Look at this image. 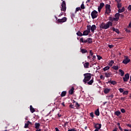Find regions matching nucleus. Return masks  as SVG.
<instances>
[{
  "mask_svg": "<svg viewBox=\"0 0 131 131\" xmlns=\"http://www.w3.org/2000/svg\"><path fill=\"white\" fill-rule=\"evenodd\" d=\"M113 25V23L111 21H108L106 23L104 22L102 23L100 26L99 28L100 30H102V29H108L110 27V26H112Z\"/></svg>",
  "mask_w": 131,
  "mask_h": 131,
  "instance_id": "nucleus-1",
  "label": "nucleus"
},
{
  "mask_svg": "<svg viewBox=\"0 0 131 131\" xmlns=\"http://www.w3.org/2000/svg\"><path fill=\"white\" fill-rule=\"evenodd\" d=\"M92 74L91 73H85L83 74V76L84 77V79L83 80V82H87V81H89L92 78Z\"/></svg>",
  "mask_w": 131,
  "mask_h": 131,
  "instance_id": "nucleus-2",
  "label": "nucleus"
},
{
  "mask_svg": "<svg viewBox=\"0 0 131 131\" xmlns=\"http://www.w3.org/2000/svg\"><path fill=\"white\" fill-rule=\"evenodd\" d=\"M80 42H83V43H92L93 42V39L92 38H88L86 40H83V38L82 37L80 39Z\"/></svg>",
  "mask_w": 131,
  "mask_h": 131,
  "instance_id": "nucleus-3",
  "label": "nucleus"
},
{
  "mask_svg": "<svg viewBox=\"0 0 131 131\" xmlns=\"http://www.w3.org/2000/svg\"><path fill=\"white\" fill-rule=\"evenodd\" d=\"M61 6V11L62 12H66V9H67V7H66V2H65V1H62Z\"/></svg>",
  "mask_w": 131,
  "mask_h": 131,
  "instance_id": "nucleus-4",
  "label": "nucleus"
},
{
  "mask_svg": "<svg viewBox=\"0 0 131 131\" xmlns=\"http://www.w3.org/2000/svg\"><path fill=\"white\" fill-rule=\"evenodd\" d=\"M111 6L110 5L108 4H106L105 5V13L106 14H110V13H111Z\"/></svg>",
  "mask_w": 131,
  "mask_h": 131,
  "instance_id": "nucleus-5",
  "label": "nucleus"
},
{
  "mask_svg": "<svg viewBox=\"0 0 131 131\" xmlns=\"http://www.w3.org/2000/svg\"><path fill=\"white\" fill-rule=\"evenodd\" d=\"M91 16H92V19H96V18H97V17H98V11H97L96 10H93L91 12Z\"/></svg>",
  "mask_w": 131,
  "mask_h": 131,
  "instance_id": "nucleus-6",
  "label": "nucleus"
},
{
  "mask_svg": "<svg viewBox=\"0 0 131 131\" xmlns=\"http://www.w3.org/2000/svg\"><path fill=\"white\" fill-rule=\"evenodd\" d=\"M125 59H124L122 63L123 64H127V63H129L130 62V59H128V56H125Z\"/></svg>",
  "mask_w": 131,
  "mask_h": 131,
  "instance_id": "nucleus-7",
  "label": "nucleus"
},
{
  "mask_svg": "<svg viewBox=\"0 0 131 131\" xmlns=\"http://www.w3.org/2000/svg\"><path fill=\"white\" fill-rule=\"evenodd\" d=\"M94 126L96 129H100L102 127V124L94 123Z\"/></svg>",
  "mask_w": 131,
  "mask_h": 131,
  "instance_id": "nucleus-8",
  "label": "nucleus"
},
{
  "mask_svg": "<svg viewBox=\"0 0 131 131\" xmlns=\"http://www.w3.org/2000/svg\"><path fill=\"white\" fill-rule=\"evenodd\" d=\"M57 21L58 23H64V22H66V21H67V17H63L61 19H58Z\"/></svg>",
  "mask_w": 131,
  "mask_h": 131,
  "instance_id": "nucleus-9",
  "label": "nucleus"
},
{
  "mask_svg": "<svg viewBox=\"0 0 131 131\" xmlns=\"http://www.w3.org/2000/svg\"><path fill=\"white\" fill-rule=\"evenodd\" d=\"M115 17H114V20L115 21H118L119 20V17H120V14L117 13L115 14Z\"/></svg>",
  "mask_w": 131,
  "mask_h": 131,
  "instance_id": "nucleus-10",
  "label": "nucleus"
},
{
  "mask_svg": "<svg viewBox=\"0 0 131 131\" xmlns=\"http://www.w3.org/2000/svg\"><path fill=\"white\" fill-rule=\"evenodd\" d=\"M124 81H127L129 79V74L127 73L125 75V76L123 78Z\"/></svg>",
  "mask_w": 131,
  "mask_h": 131,
  "instance_id": "nucleus-11",
  "label": "nucleus"
},
{
  "mask_svg": "<svg viewBox=\"0 0 131 131\" xmlns=\"http://www.w3.org/2000/svg\"><path fill=\"white\" fill-rule=\"evenodd\" d=\"M39 126H40V124H39V123H35V128H36V131H41V129H39Z\"/></svg>",
  "mask_w": 131,
  "mask_h": 131,
  "instance_id": "nucleus-12",
  "label": "nucleus"
},
{
  "mask_svg": "<svg viewBox=\"0 0 131 131\" xmlns=\"http://www.w3.org/2000/svg\"><path fill=\"white\" fill-rule=\"evenodd\" d=\"M97 29V26H96L95 25H93L91 27V30L93 33L95 32V30Z\"/></svg>",
  "mask_w": 131,
  "mask_h": 131,
  "instance_id": "nucleus-13",
  "label": "nucleus"
},
{
  "mask_svg": "<svg viewBox=\"0 0 131 131\" xmlns=\"http://www.w3.org/2000/svg\"><path fill=\"white\" fill-rule=\"evenodd\" d=\"M74 93V87L72 86V88L69 90V95H73Z\"/></svg>",
  "mask_w": 131,
  "mask_h": 131,
  "instance_id": "nucleus-14",
  "label": "nucleus"
},
{
  "mask_svg": "<svg viewBox=\"0 0 131 131\" xmlns=\"http://www.w3.org/2000/svg\"><path fill=\"white\" fill-rule=\"evenodd\" d=\"M112 75V73L111 72H107L105 73V77H110Z\"/></svg>",
  "mask_w": 131,
  "mask_h": 131,
  "instance_id": "nucleus-15",
  "label": "nucleus"
},
{
  "mask_svg": "<svg viewBox=\"0 0 131 131\" xmlns=\"http://www.w3.org/2000/svg\"><path fill=\"white\" fill-rule=\"evenodd\" d=\"M73 103H75V107L77 108V109H78L79 107H80V104L78 103L77 102L75 101V100H73Z\"/></svg>",
  "mask_w": 131,
  "mask_h": 131,
  "instance_id": "nucleus-16",
  "label": "nucleus"
},
{
  "mask_svg": "<svg viewBox=\"0 0 131 131\" xmlns=\"http://www.w3.org/2000/svg\"><path fill=\"white\" fill-rule=\"evenodd\" d=\"M125 11V8L124 7H122V9L119 8L118 13H123Z\"/></svg>",
  "mask_w": 131,
  "mask_h": 131,
  "instance_id": "nucleus-17",
  "label": "nucleus"
},
{
  "mask_svg": "<svg viewBox=\"0 0 131 131\" xmlns=\"http://www.w3.org/2000/svg\"><path fill=\"white\" fill-rule=\"evenodd\" d=\"M30 110L31 113H33L34 112H35V110L34 109V108H33L32 105L30 106Z\"/></svg>",
  "mask_w": 131,
  "mask_h": 131,
  "instance_id": "nucleus-18",
  "label": "nucleus"
},
{
  "mask_svg": "<svg viewBox=\"0 0 131 131\" xmlns=\"http://www.w3.org/2000/svg\"><path fill=\"white\" fill-rule=\"evenodd\" d=\"M31 123V122H30V121H28L27 123H25L24 128H27V127H28L29 124H30Z\"/></svg>",
  "mask_w": 131,
  "mask_h": 131,
  "instance_id": "nucleus-19",
  "label": "nucleus"
},
{
  "mask_svg": "<svg viewBox=\"0 0 131 131\" xmlns=\"http://www.w3.org/2000/svg\"><path fill=\"white\" fill-rule=\"evenodd\" d=\"M95 114L96 116H99L100 115V111H99V108H97V110L95 111Z\"/></svg>",
  "mask_w": 131,
  "mask_h": 131,
  "instance_id": "nucleus-20",
  "label": "nucleus"
},
{
  "mask_svg": "<svg viewBox=\"0 0 131 131\" xmlns=\"http://www.w3.org/2000/svg\"><path fill=\"white\" fill-rule=\"evenodd\" d=\"M120 114H121V113L119 111H117L115 112V115H116L117 116H119Z\"/></svg>",
  "mask_w": 131,
  "mask_h": 131,
  "instance_id": "nucleus-21",
  "label": "nucleus"
},
{
  "mask_svg": "<svg viewBox=\"0 0 131 131\" xmlns=\"http://www.w3.org/2000/svg\"><path fill=\"white\" fill-rule=\"evenodd\" d=\"M119 72H120L121 76H123V75H124V72L122 71V70H119Z\"/></svg>",
  "mask_w": 131,
  "mask_h": 131,
  "instance_id": "nucleus-22",
  "label": "nucleus"
},
{
  "mask_svg": "<svg viewBox=\"0 0 131 131\" xmlns=\"http://www.w3.org/2000/svg\"><path fill=\"white\" fill-rule=\"evenodd\" d=\"M80 52L82 53V54H85V53H88V50L82 49H81Z\"/></svg>",
  "mask_w": 131,
  "mask_h": 131,
  "instance_id": "nucleus-23",
  "label": "nucleus"
},
{
  "mask_svg": "<svg viewBox=\"0 0 131 131\" xmlns=\"http://www.w3.org/2000/svg\"><path fill=\"white\" fill-rule=\"evenodd\" d=\"M66 94H67V92L66 91H63L62 92H61V97H65V96H66Z\"/></svg>",
  "mask_w": 131,
  "mask_h": 131,
  "instance_id": "nucleus-24",
  "label": "nucleus"
},
{
  "mask_svg": "<svg viewBox=\"0 0 131 131\" xmlns=\"http://www.w3.org/2000/svg\"><path fill=\"white\" fill-rule=\"evenodd\" d=\"M89 33H91L89 31L85 30L83 33V35H89Z\"/></svg>",
  "mask_w": 131,
  "mask_h": 131,
  "instance_id": "nucleus-25",
  "label": "nucleus"
},
{
  "mask_svg": "<svg viewBox=\"0 0 131 131\" xmlns=\"http://www.w3.org/2000/svg\"><path fill=\"white\" fill-rule=\"evenodd\" d=\"M90 66V63L89 62H85L84 64V68H89V66Z\"/></svg>",
  "mask_w": 131,
  "mask_h": 131,
  "instance_id": "nucleus-26",
  "label": "nucleus"
},
{
  "mask_svg": "<svg viewBox=\"0 0 131 131\" xmlns=\"http://www.w3.org/2000/svg\"><path fill=\"white\" fill-rule=\"evenodd\" d=\"M76 34L78 36H82L83 35V34L81 33L80 31H78Z\"/></svg>",
  "mask_w": 131,
  "mask_h": 131,
  "instance_id": "nucleus-27",
  "label": "nucleus"
},
{
  "mask_svg": "<svg viewBox=\"0 0 131 131\" xmlns=\"http://www.w3.org/2000/svg\"><path fill=\"white\" fill-rule=\"evenodd\" d=\"M109 69H110V67L106 66L103 69V71H107V70H109Z\"/></svg>",
  "mask_w": 131,
  "mask_h": 131,
  "instance_id": "nucleus-28",
  "label": "nucleus"
},
{
  "mask_svg": "<svg viewBox=\"0 0 131 131\" xmlns=\"http://www.w3.org/2000/svg\"><path fill=\"white\" fill-rule=\"evenodd\" d=\"M86 28H87V30H86L91 33V25L87 26Z\"/></svg>",
  "mask_w": 131,
  "mask_h": 131,
  "instance_id": "nucleus-29",
  "label": "nucleus"
},
{
  "mask_svg": "<svg viewBox=\"0 0 131 131\" xmlns=\"http://www.w3.org/2000/svg\"><path fill=\"white\" fill-rule=\"evenodd\" d=\"M109 92H110V89H108L107 88H106L104 90V94H108V93H109Z\"/></svg>",
  "mask_w": 131,
  "mask_h": 131,
  "instance_id": "nucleus-30",
  "label": "nucleus"
},
{
  "mask_svg": "<svg viewBox=\"0 0 131 131\" xmlns=\"http://www.w3.org/2000/svg\"><path fill=\"white\" fill-rule=\"evenodd\" d=\"M104 6H105V4L103 3H101L100 4V6L98 7L99 8H100V9H103L104 7Z\"/></svg>",
  "mask_w": 131,
  "mask_h": 131,
  "instance_id": "nucleus-31",
  "label": "nucleus"
},
{
  "mask_svg": "<svg viewBox=\"0 0 131 131\" xmlns=\"http://www.w3.org/2000/svg\"><path fill=\"white\" fill-rule=\"evenodd\" d=\"M114 31H115V32H116V33H117L118 34H119L120 32L119 31V30H118V29H114Z\"/></svg>",
  "mask_w": 131,
  "mask_h": 131,
  "instance_id": "nucleus-32",
  "label": "nucleus"
},
{
  "mask_svg": "<svg viewBox=\"0 0 131 131\" xmlns=\"http://www.w3.org/2000/svg\"><path fill=\"white\" fill-rule=\"evenodd\" d=\"M113 69H114V70H118V66H114L113 67Z\"/></svg>",
  "mask_w": 131,
  "mask_h": 131,
  "instance_id": "nucleus-33",
  "label": "nucleus"
},
{
  "mask_svg": "<svg viewBox=\"0 0 131 131\" xmlns=\"http://www.w3.org/2000/svg\"><path fill=\"white\" fill-rule=\"evenodd\" d=\"M108 19H109L110 21H111V22H113V21H115V20H114V18H113V17H111V16H110V17H108Z\"/></svg>",
  "mask_w": 131,
  "mask_h": 131,
  "instance_id": "nucleus-34",
  "label": "nucleus"
},
{
  "mask_svg": "<svg viewBox=\"0 0 131 131\" xmlns=\"http://www.w3.org/2000/svg\"><path fill=\"white\" fill-rule=\"evenodd\" d=\"M123 95H128V91H125L123 92Z\"/></svg>",
  "mask_w": 131,
  "mask_h": 131,
  "instance_id": "nucleus-35",
  "label": "nucleus"
},
{
  "mask_svg": "<svg viewBox=\"0 0 131 131\" xmlns=\"http://www.w3.org/2000/svg\"><path fill=\"white\" fill-rule=\"evenodd\" d=\"M114 63V61L111 60L110 63H108L109 66H112L113 65V63Z\"/></svg>",
  "mask_w": 131,
  "mask_h": 131,
  "instance_id": "nucleus-36",
  "label": "nucleus"
},
{
  "mask_svg": "<svg viewBox=\"0 0 131 131\" xmlns=\"http://www.w3.org/2000/svg\"><path fill=\"white\" fill-rule=\"evenodd\" d=\"M80 8H81V9H82V10L85 9V7H84V4H83V3H82V4L81 5Z\"/></svg>",
  "mask_w": 131,
  "mask_h": 131,
  "instance_id": "nucleus-37",
  "label": "nucleus"
},
{
  "mask_svg": "<svg viewBox=\"0 0 131 131\" xmlns=\"http://www.w3.org/2000/svg\"><path fill=\"white\" fill-rule=\"evenodd\" d=\"M122 7V5H121V3H119L117 4V8L118 9H120V8H121Z\"/></svg>",
  "mask_w": 131,
  "mask_h": 131,
  "instance_id": "nucleus-38",
  "label": "nucleus"
},
{
  "mask_svg": "<svg viewBox=\"0 0 131 131\" xmlns=\"http://www.w3.org/2000/svg\"><path fill=\"white\" fill-rule=\"evenodd\" d=\"M108 97L109 99H112L114 97V95H113V94H111V95H109Z\"/></svg>",
  "mask_w": 131,
  "mask_h": 131,
  "instance_id": "nucleus-39",
  "label": "nucleus"
},
{
  "mask_svg": "<svg viewBox=\"0 0 131 131\" xmlns=\"http://www.w3.org/2000/svg\"><path fill=\"white\" fill-rule=\"evenodd\" d=\"M92 57V61H95V59H96V55H93Z\"/></svg>",
  "mask_w": 131,
  "mask_h": 131,
  "instance_id": "nucleus-40",
  "label": "nucleus"
},
{
  "mask_svg": "<svg viewBox=\"0 0 131 131\" xmlns=\"http://www.w3.org/2000/svg\"><path fill=\"white\" fill-rule=\"evenodd\" d=\"M70 108H72V109H74V104H70L69 105Z\"/></svg>",
  "mask_w": 131,
  "mask_h": 131,
  "instance_id": "nucleus-41",
  "label": "nucleus"
},
{
  "mask_svg": "<svg viewBox=\"0 0 131 131\" xmlns=\"http://www.w3.org/2000/svg\"><path fill=\"white\" fill-rule=\"evenodd\" d=\"M119 91L120 93H123V92H124L123 89H122V88H120L119 89Z\"/></svg>",
  "mask_w": 131,
  "mask_h": 131,
  "instance_id": "nucleus-42",
  "label": "nucleus"
},
{
  "mask_svg": "<svg viewBox=\"0 0 131 131\" xmlns=\"http://www.w3.org/2000/svg\"><path fill=\"white\" fill-rule=\"evenodd\" d=\"M121 112H122V113H125V110H124V108H121Z\"/></svg>",
  "mask_w": 131,
  "mask_h": 131,
  "instance_id": "nucleus-43",
  "label": "nucleus"
},
{
  "mask_svg": "<svg viewBox=\"0 0 131 131\" xmlns=\"http://www.w3.org/2000/svg\"><path fill=\"white\" fill-rule=\"evenodd\" d=\"M68 131H77L75 128L69 129Z\"/></svg>",
  "mask_w": 131,
  "mask_h": 131,
  "instance_id": "nucleus-44",
  "label": "nucleus"
},
{
  "mask_svg": "<svg viewBox=\"0 0 131 131\" xmlns=\"http://www.w3.org/2000/svg\"><path fill=\"white\" fill-rule=\"evenodd\" d=\"M80 10V7L76 8V11H75L76 13V12H78V11H79Z\"/></svg>",
  "mask_w": 131,
  "mask_h": 131,
  "instance_id": "nucleus-45",
  "label": "nucleus"
},
{
  "mask_svg": "<svg viewBox=\"0 0 131 131\" xmlns=\"http://www.w3.org/2000/svg\"><path fill=\"white\" fill-rule=\"evenodd\" d=\"M90 54L91 56L94 55V52L92 50H90Z\"/></svg>",
  "mask_w": 131,
  "mask_h": 131,
  "instance_id": "nucleus-46",
  "label": "nucleus"
},
{
  "mask_svg": "<svg viewBox=\"0 0 131 131\" xmlns=\"http://www.w3.org/2000/svg\"><path fill=\"white\" fill-rule=\"evenodd\" d=\"M90 116H91V117H92V118H94V113H90Z\"/></svg>",
  "mask_w": 131,
  "mask_h": 131,
  "instance_id": "nucleus-47",
  "label": "nucleus"
},
{
  "mask_svg": "<svg viewBox=\"0 0 131 131\" xmlns=\"http://www.w3.org/2000/svg\"><path fill=\"white\" fill-rule=\"evenodd\" d=\"M97 58H98V60H100V59H102V57H101V56H100V55H97Z\"/></svg>",
  "mask_w": 131,
  "mask_h": 131,
  "instance_id": "nucleus-48",
  "label": "nucleus"
},
{
  "mask_svg": "<svg viewBox=\"0 0 131 131\" xmlns=\"http://www.w3.org/2000/svg\"><path fill=\"white\" fill-rule=\"evenodd\" d=\"M108 48H110V49H112V48H113L114 46L113 45H110L108 46Z\"/></svg>",
  "mask_w": 131,
  "mask_h": 131,
  "instance_id": "nucleus-49",
  "label": "nucleus"
},
{
  "mask_svg": "<svg viewBox=\"0 0 131 131\" xmlns=\"http://www.w3.org/2000/svg\"><path fill=\"white\" fill-rule=\"evenodd\" d=\"M115 1L117 3V4H120V2H121V0H115Z\"/></svg>",
  "mask_w": 131,
  "mask_h": 131,
  "instance_id": "nucleus-50",
  "label": "nucleus"
},
{
  "mask_svg": "<svg viewBox=\"0 0 131 131\" xmlns=\"http://www.w3.org/2000/svg\"><path fill=\"white\" fill-rule=\"evenodd\" d=\"M128 11H131V5H129L128 7Z\"/></svg>",
  "mask_w": 131,
  "mask_h": 131,
  "instance_id": "nucleus-51",
  "label": "nucleus"
},
{
  "mask_svg": "<svg viewBox=\"0 0 131 131\" xmlns=\"http://www.w3.org/2000/svg\"><path fill=\"white\" fill-rule=\"evenodd\" d=\"M126 98L125 97H121V100L122 101H124L125 100Z\"/></svg>",
  "mask_w": 131,
  "mask_h": 131,
  "instance_id": "nucleus-52",
  "label": "nucleus"
},
{
  "mask_svg": "<svg viewBox=\"0 0 131 131\" xmlns=\"http://www.w3.org/2000/svg\"><path fill=\"white\" fill-rule=\"evenodd\" d=\"M126 126H128V127H130V128H131V124H127Z\"/></svg>",
  "mask_w": 131,
  "mask_h": 131,
  "instance_id": "nucleus-53",
  "label": "nucleus"
},
{
  "mask_svg": "<svg viewBox=\"0 0 131 131\" xmlns=\"http://www.w3.org/2000/svg\"><path fill=\"white\" fill-rule=\"evenodd\" d=\"M125 31H126V32H127L128 33L130 32V30H129V29H126Z\"/></svg>",
  "mask_w": 131,
  "mask_h": 131,
  "instance_id": "nucleus-54",
  "label": "nucleus"
},
{
  "mask_svg": "<svg viewBox=\"0 0 131 131\" xmlns=\"http://www.w3.org/2000/svg\"><path fill=\"white\" fill-rule=\"evenodd\" d=\"M98 12L100 13L101 12V10H102V8H100V7L98 8Z\"/></svg>",
  "mask_w": 131,
  "mask_h": 131,
  "instance_id": "nucleus-55",
  "label": "nucleus"
},
{
  "mask_svg": "<svg viewBox=\"0 0 131 131\" xmlns=\"http://www.w3.org/2000/svg\"><path fill=\"white\" fill-rule=\"evenodd\" d=\"M63 13L62 12H61L60 13V14L59 15V17H61V16H63Z\"/></svg>",
  "mask_w": 131,
  "mask_h": 131,
  "instance_id": "nucleus-56",
  "label": "nucleus"
},
{
  "mask_svg": "<svg viewBox=\"0 0 131 131\" xmlns=\"http://www.w3.org/2000/svg\"><path fill=\"white\" fill-rule=\"evenodd\" d=\"M86 83H88V84L89 85H92V84H93V82H87Z\"/></svg>",
  "mask_w": 131,
  "mask_h": 131,
  "instance_id": "nucleus-57",
  "label": "nucleus"
},
{
  "mask_svg": "<svg viewBox=\"0 0 131 131\" xmlns=\"http://www.w3.org/2000/svg\"><path fill=\"white\" fill-rule=\"evenodd\" d=\"M119 128L120 130H121V131L123 130V129H122V128H121V126H119Z\"/></svg>",
  "mask_w": 131,
  "mask_h": 131,
  "instance_id": "nucleus-58",
  "label": "nucleus"
},
{
  "mask_svg": "<svg viewBox=\"0 0 131 131\" xmlns=\"http://www.w3.org/2000/svg\"><path fill=\"white\" fill-rule=\"evenodd\" d=\"M71 17H72L73 18H74V17H75V15H74V14H72L71 15Z\"/></svg>",
  "mask_w": 131,
  "mask_h": 131,
  "instance_id": "nucleus-59",
  "label": "nucleus"
},
{
  "mask_svg": "<svg viewBox=\"0 0 131 131\" xmlns=\"http://www.w3.org/2000/svg\"><path fill=\"white\" fill-rule=\"evenodd\" d=\"M55 131H60V130H59V128H58V127H56Z\"/></svg>",
  "mask_w": 131,
  "mask_h": 131,
  "instance_id": "nucleus-60",
  "label": "nucleus"
},
{
  "mask_svg": "<svg viewBox=\"0 0 131 131\" xmlns=\"http://www.w3.org/2000/svg\"><path fill=\"white\" fill-rule=\"evenodd\" d=\"M117 129H118V128L116 127L114 130H113V131H117Z\"/></svg>",
  "mask_w": 131,
  "mask_h": 131,
  "instance_id": "nucleus-61",
  "label": "nucleus"
},
{
  "mask_svg": "<svg viewBox=\"0 0 131 131\" xmlns=\"http://www.w3.org/2000/svg\"><path fill=\"white\" fill-rule=\"evenodd\" d=\"M57 116H58L59 117H61V116H62V115H61V114H57Z\"/></svg>",
  "mask_w": 131,
  "mask_h": 131,
  "instance_id": "nucleus-62",
  "label": "nucleus"
},
{
  "mask_svg": "<svg viewBox=\"0 0 131 131\" xmlns=\"http://www.w3.org/2000/svg\"><path fill=\"white\" fill-rule=\"evenodd\" d=\"M111 84H113L114 85H115L117 83L116 82H111Z\"/></svg>",
  "mask_w": 131,
  "mask_h": 131,
  "instance_id": "nucleus-63",
  "label": "nucleus"
},
{
  "mask_svg": "<svg viewBox=\"0 0 131 131\" xmlns=\"http://www.w3.org/2000/svg\"><path fill=\"white\" fill-rule=\"evenodd\" d=\"M89 82H94V80L91 79Z\"/></svg>",
  "mask_w": 131,
  "mask_h": 131,
  "instance_id": "nucleus-64",
  "label": "nucleus"
}]
</instances>
